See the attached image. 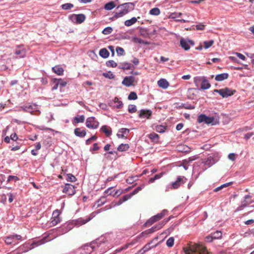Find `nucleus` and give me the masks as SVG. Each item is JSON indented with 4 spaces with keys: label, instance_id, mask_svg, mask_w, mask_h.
<instances>
[{
    "label": "nucleus",
    "instance_id": "53",
    "mask_svg": "<svg viewBox=\"0 0 254 254\" xmlns=\"http://www.w3.org/2000/svg\"><path fill=\"white\" fill-rule=\"evenodd\" d=\"M14 240L13 237L11 235L5 238V242L7 245H10L14 242Z\"/></svg>",
    "mask_w": 254,
    "mask_h": 254
},
{
    "label": "nucleus",
    "instance_id": "61",
    "mask_svg": "<svg viewBox=\"0 0 254 254\" xmlns=\"http://www.w3.org/2000/svg\"><path fill=\"white\" fill-rule=\"evenodd\" d=\"M56 81H57V82L59 84V85H60L62 87L65 86L67 84V82L65 81H64L63 79H61V78L57 79Z\"/></svg>",
    "mask_w": 254,
    "mask_h": 254
},
{
    "label": "nucleus",
    "instance_id": "58",
    "mask_svg": "<svg viewBox=\"0 0 254 254\" xmlns=\"http://www.w3.org/2000/svg\"><path fill=\"white\" fill-rule=\"evenodd\" d=\"M116 52L118 56H123L125 55V50L123 48L117 47L116 48Z\"/></svg>",
    "mask_w": 254,
    "mask_h": 254
},
{
    "label": "nucleus",
    "instance_id": "22",
    "mask_svg": "<svg viewBox=\"0 0 254 254\" xmlns=\"http://www.w3.org/2000/svg\"><path fill=\"white\" fill-rule=\"evenodd\" d=\"M132 196L130 193L126 194L121 198L118 201L115 202V205H120L123 202L130 199Z\"/></svg>",
    "mask_w": 254,
    "mask_h": 254
},
{
    "label": "nucleus",
    "instance_id": "41",
    "mask_svg": "<svg viewBox=\"0 0 254 254\" xmlns=\"http://www.w3.org/2000/svg\"><path fill=\"white\" fill-rule=\"evenodd\" d=\"M84 116L83 115L80 116L79 117H75L74 118L73 123L75 124H78L79 123H83L84 121Z\"/></svg>",
    "mask_w": 254,
    "mask_h": 254
},
{
    "label": "nucleus",
    "instance_id": "3",
    "mask_svg": "<svg viewBox=\"0 0 254 254\" xmlns=\"http://www.w3.org/2000/svg\"><path fill=\"white\" fill-rule=\"evenodd\" d=\"M45 242V240L41 239L40 240H35L30 245L29 244L25 243L23 245L19 247L17 251L18 254L27 252L28 251L34 248L35 247L40 246L42 244H44Z\"/></svg>",
    "mask_w": 254,
    "mask_h": 254
},
{
    "label": "nucleus",
    "instance_id": "11",
    "mask_svg": "<svg viewBox=\"0 0 254 254\" xmlns=\"http://www.w3.org/2000/svg\"><path fill=\"white\" fill-rule=\"evenodd\" d=\"M72 228L73 224L71 222L66 223L58 228L57 230V232L59 235H63L68 232L72 229Z\"/></svg>",
    "mask_w": 254,
    "mask_h": 254
},
{
    "label": "nucleus",
    "instance_id": "30",
    "mask_svg": "<svg viewBox=\"0 0 254 254\" xmlns=\"http://www.w3.org/2000/svg\"><path fill=\"white\" fill-rule=\"evenodd\" d=\"M109 52L106 48H102L99 51V55L103 58H107L109 57Z\"/></svg>",
    "mask_w": 254,
    "mask_h": 254
},
{
    "label": "nucleus",
    "instance_id": "19",
    "mask_svg": "<svg viewBox=\"0 0 254 254\" xmlns=\"http://www.w3.org/2000/svg\"><path fill=\"white\" fill-rule=\"evenodd\" d=\"M129 132V130L126 128H122L119 129L117 136L119 138H125V135H127Z\"/></svg>",
    "mask_w": 254,
    "mask_h": 254
},
{
    "label": "nucleus",
    "instance_id": "4",
    "mask_svg": "<svg viewBox=\"0 0 254 254\" xmlns=\"http://www.w3.org/2000/svg\"><path fill=\"white\" fill-rule=\"evenodd\" d=\"M103 210V209L101 208L100 209H99L97 211H95L92 212L90 215V216L86 219H84L83 218H79L76 220H73L72 222H71V223L73 224V227L74 226L79 227L80 226H81V225L86 223L87 222L89 221L91 219H92L96 215V214H98L99 213H100V212H101Z\"/></svg>",
    "mask_w": 254,
    "mask_h": 254
},
{
    "label": "nucleus",
    "instance_id": "36",
    "mask_svg": "<svg viewBox=\"0 0 254 254\" xmlns=\"http://www.w3.org/2000/svg\"><path fill=\"white\" fill-rule=\"evenodd\" d=\"M137 21V19L133 17L130 19L127 20L125 22V25L127 26H130L134 24Z\"/></svg>",
    "mask_w": 254,
    "mask_h": 254
},
{
    "label": "nucleus",
    "instance_id": "12",
    "mask_svg": "<svg viewBox=\"0 0 254 254\" xmlns=\"http://www.w3.org/2000/svg\"><path fill=\"white\" fill-rule=\"evenodd\" d=\"M60 214V212L59 210H56L53 212L50 223L51 226H54L61 222V219L59 217Z\"/></svg>",
    "mask_w": 254,
    "mask_h": 254
},
{
    "label": "nucleus",
    "instance_id": "18",
    "mask_svg": "<svg viewBox=\"0 0 254 254\" xmlns=\"http://www.w3.org/2000/svg\"><path fill=\"white\" fill-rule=\"evenodd\" d=\"M152 114L150 110L142 109L139 111V117L140 118L149 119Z\"/></svg>",
    "mask_w": 254,
    "mask_h": 254
},
{
    "label": "nucleus",
    "instance_id": "9",
    "mask_svg": "<svg viewBox=\"0 0 254 254\" xmlns=\"http://www.w3.org/2000/svg\"><path fill=\"white\" fill-rule=\"evenodd\" d=\"M38 110V107L35 104L26 103L20 107L18 111H23L32 114L35 111Z\"/></svg>",
    "mask_w": 254,
    "mask_h": 254
},
{
    "label": "nucleus",
    "instance_id": "29",
    "mask_svg": "<svg viewBox=\"0 0 254 254\" xmlns=\"http://www.w3.org/2000/svg\"><path fill=\"white\" fill-rule=\"evenodd\" d=\"M210 87V84L208 81L204 77L201 83V89L203 90L207 89Z\"/></svg>",
    "mask_w": 254,
    "mask_h": 254
},
{
    "label": "nucleus",
    "instance_id": "24",
    "mask_svg": "<svg viewBox=\"0 0 254 254\" xmlns=\"http://www.w3.org/2000/svg\"><path fill=\"white\" fill-rule=\"evenodd\" d=\"M202 163L206 167H210L215 163V161L212 157L210 156L206 160L203 161Z\"/></svg>",
    "mask_w": 254,
    "mask_h": 254
},
{
    "label": "nucleus",
    "instance_id": "1",
    "mask_svg": "<svg viewBox=\"0 0 254 254\" xmlns=\"http://www.w3.org/2000/svg\"><path fill=\"white\" fill-rule=\"evenodd\" d=\"M135 4L133 2H127L119 5L117 8L120 9L119 12L115 13L113 19H117L121 17L128 13L130 11L134 9Z\"/></svg>",
    "mask_w": 254,
    "mask_h": 254
},
{
    "label": "nucleus",
    "instance_id": "10",
    "mask_svg": "<svg viewBox=\"0 0 254 254\" xmlns=\"http://www.w3.org/2000/svg\"><path fill=\"white\" fill-rule=\"evenodd\" d=\"M180 43L181 47L185 51H188L191 46H192L194 45L193 41L188 38H181Z\"/></svg>",
    "mask_w": 254,
    "mask_h": 254
},
{
    "label": "nucleus",
    "instance_id": "16",
    "mask_svg": "<svg viewBox=\"0 0 254 254\" xmlns=\"http://www.w3.org/2000/svg\"><path fill=\"white\" fill-rule=\"evenodd\" d=\"M251 197L250 195H246L244 197V200H243L241 202V205H240L238 208L237 210L240 211L243 210L245 207L247 206L249 204L253 202V201H249L248 199Z\"/></svg>",
    "mask_w": 254,
    "mask_h": 254
},
{
    "label": "nucleus",
    "instance_id": "7",
    "mask_svg": "<svg viewBox=\"0 0 254 254\" xmlns=\"http://www.w3.org/2000/svg\"><path fill=\"white\" fill-rule=\"evenodd\" d=\"M197 122L199 123H204L206 124L215 125L218 122L215 121L213 117H208L204 114H201L197 118Z\"/></svg>",
    "mask_w": 254,
    "mask_h": 254
},
{
    "label": "nucleus",
    "instance_id": "56",
    "mask_svg": "<svg viewBox=\"0 0 254 254\" xmlns=\"http://www.w3.org/2000/svg\"><path fill=\"white\" fill-rule=\"evenodd\" d=\"M113 31V28L111 27H107L103 29L102 33L104 35H108L111 34Z\"/></svg>",
    "mask_w": 254,
    "mask_h": 254
},
{
    "label": "nucleus",
    "instance_id": "33",
    "mask_svg": "<svg viewBox=\"0 0 254 254\" xmlns=\"http://www.w3.org/2000/svg\"><path fill=\"white\" fill-rule=\"evenodd\" d=\"M132 41L135 43L142 44L145 45H149L150 44V43L149 42L145 41L142 39L136 37H134L132 38Z\"/></svg>",
    "mask_w": 254,
    "mask_h": 254
},
{
    "label": "nucleus",
    "instance_id": "49",
    "mask_svg": "<svg viewBox=\"0 0 254 254\" xmlns=\"http://www.w3.org/2000/svg\"><path fill=\"white\" fill-rule=\"evenodd\" d=\"M144 187V185L142 184L140 186H138L134 190L130 193L132 196L137 194L140 190H141L142 189H143Z\"/></svg>",
    "mask_w": 254,
    "mask_h": 254
},
{
    "label": "nucleus",
    "instance_id": "62",
    "mask_svg": "<svg viewBox=\"0 0 254 254\" xmlns=\"http://www.w3.org/2000/svg\"><path fill=\"white\" fill-rule=\"evenodd\" d=\"M182 14V13H172L170 15V17L176 20L177 19V18L180 17Z\"/></svg>",
    "mask_w": 254,
    "mask_h": 254
},
{
    "label": "nucleus",
    "instance_id": "27",
    "mask_svg": "<svg viewBox=\"0 0 254 254\" xmlns=\"http://www.w3.org/2000/svg\"><path fill=\"white\" fill-rule=\"evenodd\" d=\"M158 238V237H155L153 240H152L151 241H150V242L148 243L147 244H146L142 248L144 250V251H145V252L146 253V252L149 251L150 250H151L152 248H154V247H156L158 245V244H155V245L153 246H150V245L152 243L153 240H157Z\"/></svg>",
    "mask_w": 254,
    "mask_h": 254
},
{
    "label": "nucleus",
    "instance_id": "51",
    "mask_svg": "<svg viewBox=\"0 0 254 254\" xmlns=\"http://www.w3.org/2000/svg\"><path fill=\"white\" fill-rule=\"evenodd\" d=\"M214 43V41L213 40L205 41L203 42L204 47L205 49H208L210 48Z\"/></svg>",
    "mask_w": 254,
    "mask_h": 254
},
{
    "label": "nucleus",
    "instance_id": "50",
    "mask_svg": "<svg viewBox=\"0 0 254 254\" xmlns=\"http://www.w3.org/2000/svg\"><path fill=\"white\" fill-rule=\"evenodd\" d=\"M148 137L150 139H151L153 141H155L159 139V135L157 133L153 132V133H150L148 135Z\"/></svg>",
    "mask_w": 254,
    "mask_h": 254
},
{
    "label": "nucleus",
    "instance_id": "55",
    "mask_svg": "<svg viewBox=\"0 0 254 254\" xmlns=\"http://www.w3.org/2000/svg\"><path fill=\"white\" fill-rule=\"evenodd\" d=\"M106 65L108 67H116L117 64L113 60H110L106 62Z\"/></svg>",
    "mask_w": 254,
    "mask_h": 254
},
{
    "label": "nucleus",
    "instance_id": "48",
    "mask_svg": "<svg viewBox=\"0 0 254 254\" xmlns=\"http://www.w3.org/2000/svg\"><path fill=\"white\" fill-rule=\"evenodd\" d=\"M156 222V220H154L153 216L148 219L144 224L145 227H149L152 225L154 223Z\"/></svg>",
    "mask_w": 254,
    "mask_h": 254
},
{
    "label": "nucleus",
    "instance_id": "6",
    "mask_svg": "<svg viewBox=\"0 0 254 254\" xmlns=\"http://www.w3.org/2000/svg\"><path fill=\"white\" fill-rule=\"evenodd\" d=\"M68 19L73 23L79 24L83 23L86 19V16L84 14H72L68 16Z\"/></svg>",
    "mask_w": 254,
    "mask_h": 254
},
{
    "label": "nucleus",
    "instance_id": "52",
    "mask_svg": "<svg viewBox=\"0 0 254 254\" xmlns=\"http://www.w3.org/2000/svg\"><path fill=\"white\" fill-rule=\"evenodd\" d=\"M138 178L137 176H130L126 180V182L128 184H131L133 183V182L135 181Z\"/></svg>",
    "mask_w": 254,
    "mask_h": 254
},
{
    "label": "nucleus",
    "instance_id": "21",
    "mask_svg": "<svg viewBox=\"0 0 254 254\" xmlns=\"http://www.w3.org/2000/svg\"><path fill=\"white\" fill-rule=\"evenodd\" d=\"M100 130L104 132L107 137L110 136L112 134V131L111 128L106 125L103 126L101 127Z\"/></svg>",
    "mask_w": 254,
    "mask_h": 254
},
{
    "label": "nucleus",
    "instance_id": "59",
    "mask_svg": "<svg viewBox=\"0 0 254 254\" xmlns=\"http://www.w3.org/2000/svg\"><path fill=\"white\" fill-rule=\"evenodd\" d=\"M137 99V95L136 93L134 92H131L128 96V99L131 100H136Z\"/></svg>",
    "mask_w": 254,
    "mask_h": 254
},
{
    "label": "nucleus",
    "instance_id": "5",
    "mask_svg": "<svg viewBox=\"0 0 254 254\" xmlns=\"http://www.w3.org/2000/svg\"><path fill=\"white\" fill-rule=\"evenodd\" d=\"M170 220V218H166L163 220L161 222L158 224L155 225L152 228L148 229L141 233V235L144 236L145 235H148L150 234H152L157 230L160 229L164 225H165Z\"/></svg>",
    "mask_w": 254,
    "mask_h": 254
},
{
    "label": "nucleus",
    "instance_id": "15",
    "mask_svg": "<svg viewBox=\"0 0 254 254\" xmlns=\"http://www.w3.org/2000/svg\"><path fill=\"white\" fill-rule=\"evenodd\" d=\"M235 90H233L228 87H226L225 88L221 89L220 95L223 98H227L229 96L233 95L235 93Z\"/></svg>",
    "mask_w": 254,
    "mask_h": 254
},
{
    "label": "nucleus",
    "instance_id": "35",
    "mask_svg": "<svg viewBox=\"0 0 254 254\" xmlns=\"http://www.w3.org/2000/svg\"><path fill=\"white\" fill-rule=\"evenodd\" d=\"M154 129L158 132L163 133L166 129V127L163 125H159L156 126Z\"/></svg>",
    "mask_w": 254,
    "mask_h": 254
},
{
    "label": "nucleus",
    "instance_id": "23",
    "mask_svg": "<svg viewBox=\"0 0 254 254\" xmlns=\"http://www.w3.org/2000/svg\"><path fill=\"white\" fill-rule=\"evenodd\" d=\"M157 84L159 87L164 89L167 88L169 86V82L166 79L164 78L159 80L157 82Z\"/></svg>",
    "mask_w": 254,
    "mask_h": 254
},
{
    "label": "nucleus",
    "instance_id": "20",
    "mask_svg": "<svg viewBox=\"0 0 254 254\" xmlns=\"http://www.w3.org/2000/svg\"><path fill=\"white\" fill-rule=\"evenodd\" d=\"M74 133L78 137L82 138L86 134V131L85 129H81V128H76L74 129Z\"/></svg>",
    "mask_w": 254,
    "mask_h": 254
},
{
    "label": "nucleus",
    "instance_id": "2",
    "mask_svg": "<svg viewBox=\"0 0 254 254\" xmlns=\"http://www.w3.org/2000/svg\"><path fill=\"white\" fill-rule=\"evenodd\" d=\"M105 237H102L93 242L89 245L88 244L84 245L80 249V254H90L95 249V246L93 245L96 244L97 246L99 247L102 243L105 242Z\"/></svg>",
    "mask_w": 254,
    "mask_h": 254
},
{
    "label": "nucleus",
    "instance_id": "39",
    "mask_svg": "<svg viewBox=\"0 0 254 254\" xmlns=\"http://www.w3.org/2000/svg\"><path fill=\"white\" fill-rule=\"evenodd\" d=\"M73 4L71 3H66L61 5V8L64 10H69L73 8Z\"/></svg>",
    "mask_w": 254,
    "mask_h": 254
},
{
    "label": "nucleus",
    "instance_id": "14",
    "mask_svg": "<svg viewBox=\"0 0 254 254\" xmlns=\"http://www.w3.org/2000/svg\"><path fill=\"white\" fill-rule=\"evenodd\" d=\"M63 192L69 195H72L75 193L76 190L73 185L69 184H66L63 188Z\"/></svg>",
    "mask_w": 254,
    "mask_h": 254
},
{
    "label": "nucleus",
    "instance_id": "54",
    "mask_svg": "<svg viewBox=\"0 0 254 254\" xmlns=\"http://www.w3.org/2000/svg\"><path fill=\"white\" fill-rule=\"evenodd\" d=\"M211 234L212 235V237L214 238V239H218L221 238L222 237V233L221 231H216Z\"/></svg>",
    "mask_w": 254,
    "mask_h": 254
},
{
    "label": "nucleus",
    "instance_id": "46",
    "mask_svg": "<svg viewBox=\"0 0 254 254\" xmlns=\"http://www.w3.org/2000/svg\"><path fill=\"white\" fill-rule=\"evenodd\" d=\"M149 13L151 15H158L160 13V10L158 8H153L150 10Z\"/></svg>",
    "mask_w": 254,
    "mask_h": 254
},
{
    "label": "nucleus",
    "instance_id": "63",
    "mask_svg": "<svg viewBox=\"0 0 254 254\" xmlns=\"http://www.w3.org/2000/svg\"><path fill=\"white\" fill-rule=\"evenodd\" d=\"M140 35L144 37H146L149 36L147 30L144 28H141L140 30Z\"/></svg>",
    "mask_w": 254,
    "mask_h": 254
},
{
    "label": "nucleus",
    "instance_id": "34",
    "mask_svg": "<svg viewBox=\"0 0 254 254\" xmlns=\"http://www.w3.org/2000/svg\"><path fill=\"white\" fill-rule=\"evenodd\" d=\"M129 148V146L128 144H121L117 148V150L119 151L123 152L127 150Z\"/></svg>",
    "mask_w": 254,
    "mask_h": 254
},
{
    "label": "nucleus",
    "instance_id": "26",
    "mask_svg": "<svg viewBox=\"0 0 254 254\" xmlns=\"http://www.w3.org/2000/svg\"><path fill=\"white\" fill-rule=\"evenodd\" d=\"M229 74L227 73H223L215 76V79L217 81H221L228 78Z\"/></svg>",
    "mask_w": 254,
    "mask_h": 254
},
{
    "label": "nucleus",
    "instance_id": "32",
    "mask_svg": "<svg viewBox=\"0 0 254 254\" xmlns=\"http://www.w3.org/2000/svg\"><path fill=\"white\" fill-rule=\"evenodd\" d=\"M178 109L184 108L186 109H194L195 106L189 103H182L181 105L177 107Z\"/></svg>",
    "mask_w": 254,
    "mask_h": 254
},
{
    "label": "nucleus",
    "instance_id": "25",
    "mask_svg": "<svg viewBox=\"0 0 254 254\" xmlns=\"http://www.w3.org/2000/svg\"><path fill=\"white\" fill-rule=\"evenodd\" d=\"M54 72L58 75H62L64 74V68L60 65H57L52 68Z\"/></svg>",
    "mask_w": 254,
    "mask_h": 254
},
{
    "label": "nucleus",
    "instance_id": "28",
    "mask_svg": "<svg viewBox=\"0 0 254 254\" xmlns=\"http://www.w3.org/2000/svg\"><path fill=\"white\" fill-rule=\"evenodd\" d=\"M168 210L166 209L163 210L160 213H158L157 214L153 216L154 220H156V222L160 220L167 213Z\"/></svg>",
    "mask_w": 254,
    "mask_h": 254
},
{
    "label": "nucleus",
    "instance_id": "47",
    "mask_svg": "<svg viewBox=\"0 0 254 254\" xmlns=\"http://www.w3.org/2000/svg\"><path fill=\"white\" fill-rule=\"evenodd\" d=\"M103 76L106 78H109L110 79H114L115 78V75L113 74V73L111 71H109L108 72L103 73Z\"/></svg>",
    "mask_w": 254,
    "mask_h": 254
},
{
    "label": "nucleus",
    "instance_id": "60",
    "mask_svg": "<svg viewBox=\"0 0 254 254\" xmlns=\"http://www.w3.org/2000/svg\"><path fill=\"white\" fill-rule=\"evenodd\" d=\"M174 244V239L173 237L169 238L167 242H166V245L169 247H172Z\"/></svg>",
    "mask_w": 254,
    "mask_h": 254
},
{
    "label": "nucleus",
    "instance_id": "37",
    "mask_svg": "<svg viewBox=\"0 0 254 254\" xmlns=\"http://www.w3.org/2000/svg\"><path fill=\"white\" fill-rule=\"evenodd\" d=\"M107 197V195H103L102 196L97 202V207H100L102 205H103L105 203L106 200V198Z\"/></svg>",
    "mask_w": 254,
    "mask_h": 254
},
{
    "label": "nucleus",
    "instance_id": "17",
    "mask_svg": "<svg viewBox=\"0 0 254 254\" xmlns=\"http://www.w3.org/2000/svg\"><path fill=\"white\" fill-rule=\"evenodd\" d=\"M134 80L135 78L133 76H126L122 81V84L127 87H129L132 85Z\"/></svg>",
    "mask_w": 254,
    "mask_h": 254
},
{
    "label": "nucleus",
    "instance_id": "43",
    "mask_svg": "<svg viewBox=\"0 0 254 254\" xmlns=\"http://www.w3.org/2000/svg\"><path fill=\"white\" fill-rule=\"evenodd\" d=\"M178 150L179 151L188 152L190 151V148L186 145H179L178 146Z\"/></svg>",
    "mask_w": 254,
    "mask_h": 254
},
{
    "label": "nucleus",
    "instance_id": "45",
    "mask_svg": "<svg viewBox=\"0 0 254 254\" xmlns=\"http://www.w3.org/2000/svg\"><path fill=\"white\" fill-rule=\"evenodd\" d=\"M232 184V182H229V183H227L224 184L222 185L221 186L215 188L214 190V191L215 192L218 191L220 190H221V189H222L223 188L230 186Z\"/></svg>",
    "mask_w": 254,
    "mask_h": 254
},
{
    "label": "nucleus",
    "instance_id": "8",
    "mask_svg": "<svg viewBox=\"0 0 254 254\" xmlns=\"http://www.w3.org/2000/svg\"><path fill=\"white\" fill-rule=\"evenodd\" d=\"M187 179L184 176H179L177 180L172 182L169 186V188L173 190H176L179 188L181 186L186 183Z\"/></svg>",
    "mask_w": 254,
    "mask_h": 254
},
{
    "label": "nucleus",
    "instance_id": "13",
    "mask_svg": "<svg viewBox=\"0 0 254 254\" xmlns=\"http://www.w3.org/2000/svg\"><path fill=\"white\" fill-rule=\"evenodd\" d=\"M86 126L88 128L93 129L97 128L99 126V123L93 117L88 118L86 122Z\"/></svg>",
    "mask_w": 254,
    "mask_h": 254
},
{
    "label": "nucleus",
    "instance_id": "64",
    "mask_svg": "<svg viewBox=\"0 0 254 254\" xmlns=\"http://www.w3.org/2000/svg\"><path fill=\"white\" fill-rule=\"evenodd\" d=\"M113 189V187H110L108 189H107L104 192V195H106L107 194L108 195H113V191H112V190Z\"/></svg>",
    "mask_w": 254,
    "mask_h": 254
},
{
    "label": "nucleus",
    "instance_id": "31",
    "mask_svg": "<svg viewBox=\"0 0 254 254\" xmlns=\"http://www.w3.org/2000/svg\"><path fill=\"white\" fill-rule=\"evenodd\" d=\"M132 66L133 67L131 64L128 63H123L121 64V65L118 66V68L123 70H126L130 69Z\"/></svg>",
    "mask_w": 254,
    "mask_h": 254
},
{
    "label": "nucleus",
    "instance_id": "44",
    "mask_svg": "<svg viewBox=\"0 0 254 254\" xmlns=\"http://www.w3.org/2000/svg\"><path fill=\"white\" fill-rule=\"evenodd\" d=\"M204 77H205L196 76L194 78V83L197 87L198 86V85L200 83H201Z\"/></svg>",
    "mask_w": 254,
    "mask_h": 254
},
{
    "label": "nucleus",
    "instance_id": "42",
    "mask_svg": "<svg viewBox=\"0 0 254 254\" xmlns=\"http://www.w3.org/2000/svg\"><path fill=\"white\" fill-rule=\"evenodd\" d=\"M66 180L68 182H74L76 181V178L71 174H66Z\"/></svg>",
    "mask_w": 254,
    "mask_h": 254
},
{
    "label": "nucleus",
    "instance_id": "38",
    "mask_svg": "<svg viewBox=\"0 0 254 254\" xmlns=\"http://www.w3.org/2000/svg\"><path fill=\"white\" fill-rule=\"evenodd\" d=\"M116 6V5L114 3V1H110L108 3H107L105 6H104V8L106 9V10H111L112 9H113L114 7H115Z\"/></svg>",
    "mask_w": 254,
    "mask_h": 254
},
{
    "label": "nucleus",
    "instance_id": "40",
    "mask_svg": "<svg viewBox=\"0 0 254 254\" xmlns=\"http://www.w3.org/2000/svg\"><path fill=\"white\" fill-rule=\"evenodd\" d=\"M15 54L18 55L20 58H23L26 55V52L24 49L16 50L15 51Z\"/></svg>",
    "mask_w": 254,
    "mask_h": 254
},
{
    "label": "nucleus",
    "instance_id": "57",
    "mask_svg": "<svg viewBox=\"0 0 254 254\" xmlns=\"http://www.w3.org/2000/svg\"><path fill=\"white\" fill-rule=\"evenodd\" d=\"M137 111L136 107L134 105H129L128 107V111L130 113H135Z\"/></svg>",
    "mask_w": 254,
    "mask_h": 254
}]
</instances>
